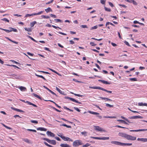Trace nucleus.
Masks as SVG:
<instances>
[{
    "mask_svg": "<svg viewBox=\"0 0 147 147\" xmlns=\"http://www.w3.org/2000/svg\"><path fill=\"white\" fill-rule=\"evenodd\" d=\"M83 144L82 141L80 140H77L75 141L73 143V146L75 147L78 146Z\"/></svg>",
    "mask_w": 147,
    "mask_h": 147,
    "instance_id": "nucleus-1",
    "label": "nucleus"
},
{
    "mask_svg": "<svg viewBox=\"0 0 147 147\" xmlns=\"http://www.w3.org/2000/svg\"><path fill=\"white\" fill-rule=\"evenodd\" d=\"M42 139L44 140L47 141L49 143L55 145L56 144V142L55 140H51L47 138H42Z\"/></svg>",
    "mask_w": 147,
    "mask_h": 147,
    "instance_id": "nucleus-2",
    "label": "nucleus"
},
{
    "mask_svg": "<svg viewBox=\"0 0 147 147\" xmlns=\"http://www.w3.org/2000/svg\"><path fill=\"white\" fill-rule=\"evenodd\" d=\"M88 112L90 113L96 115V116L98 117L100 119H101L102 118V116L99 115L100 114L96 112H94L90 111H88Z\"/></svg>",
    "mask_w": 147,
    "mask_h": 147,
    "instance_id": "nucleus-3",
    "label": "nucleus"
},
{
    "mask_svg": "<svg viewBox=\"0 0 147 147\" xmlns=\"http://www.w3.org/2000/svg\"><path fill=\"white\" fill-rule=\"evenodd\" d=\"M136 137L127 134L126 139L129 140H134L136 139Z\"/></svg>",
    "mask_w": 147,
    "mask_h": 147,
    "instance_id": "nucleus-4",
    "label": "nucleus"
},
{
    "mask_svg": "<svg viewBox=\"0 0 147 147\" xmlns=\"http://www.w3.org/2000/svg\"><path fill=\"white\" fill-rule=\"evenodd\" d=\"M94 129L95 130L100 131H104L105 132V130L103 129L100 127L99 126H94Z\"/></svg>",
    "mask_w": 147,
    "mask_h": 147,
    "instance_id": "nucleus-5",
    "label": "nucleus"
},
{
    "mask_svg": "<svg viewBox=\"0 0 147 147\" xmlns=\"http://www.w3.org/2000/svg\"><path fill=\"white\" fill-rule=\"evenodd\" d=\"M143 118V117H142L140 116H135L129 117V118L130 119H142Z\"/></svg>",
    "mask_w": 147,
    "mask_h": 147,
    "instance_id": "nucleus-6",
    "label": "nucleus"
},
{
    "mask_svg": "<svg viewBox=\"0 0 147 147\" xmlns=\"http://www.w3.org/2000/svg\"><path fill=\"white\" fill-rule=\"evenodd\" d=\"M47 134L48 136L51 137H54L55 136V135L53 133L49 131L47 132Z\"/></svg>",
    "mask_w": 147,
    "mask_h": 147,
    "instance_id": "nucleus-7",
    "label": "nucleus"
},
{
    "mask_svg": "<svg viewBox=\"0 0 147 147\" xmlns=\"http://www.w3.org/2000/svg\"><path fill=\"white\" fill-rule=\"evenodd\" d=\"M118 134L119 136L124 137L126 139L127 134L119 132Z\"/></svg>",
    "mask_w": 147,
    "mask_h": 147,
    "instance_id": "nucleus-8",
    "label": "nucleus"
},
{
    "mask_svg": "<svg viewBox=\"0 0 147 147\" xmlns=\"http://www.w3.org/2000/svg\"><path fill=\"white\" fill-rule=\"evenodd\" d=\"M43 87L45 88L46 89H47L48 90L49 92H50L52 94L55 95L56 96H57V94H55L54 92H53V91L51 90L50 89H49V88H48L46 86H43Z\"/></svg>",
    "mask_w": 147,
    "mask_h": 147,
    "instance_id": "nucleus-9",
    "label": "nucleus"
},
{
    "mask_svg": "<svg viewBox=\"0 0 147 147\" xmlns=\"http://www.w3.org/2000/svg\"><path fill=\"white\" fill-rule=\"evenodd\" d=\"M132 145L131 143H125L119 142V145L121 146H131Z\"/></svg>",
    "mask_w": 147,
    "mask_h": 147,
    "instance_id": "nucleus-10",
    "label": "nucleus"
},
{
    "mask_svg": "<svg viewBox=\"0 0 147 147\" xmlns=\"http://www.w3.org/2000/svg\"><path fill=\"white\" fill-rule=\"evenodd\" d=\"M137 140L138 141H141L143 142H147V138H138L137 139Z\"/></svg>",
    "mask_w": 147,
    "mask_h": 147,
    "instance_id": "nucleus-11",
    "label": "nucleus"
},
{
    "mask_svg": "<svg viewBox=\"0 0 147 147\" xmlns=\"http://www.w3.org/2000/svg\"><path fill=\"white\" fill-rule=\"evenodd\" d=\"M37 130H40L41 131H46L47 130V129L43 127H39L37 128Z\"/></svg>",
    "mask_w": 147,
    "mask_h": 147,
    "instance_id": "nucleus-12",
    "label": "nucleus"
},
{
    "mask_svg": "<svg viewBox=\"0 0 147 147\" xmlns=\"http://www.w3.org/2000/svg\"><path fill=\"white\" fill-rule=\"evenodd\" d=\"M19 88L21 91H25L27 90L26 88L25 87L22 86L20 87Z\"/></svg>",
    "mask_w": 147,
    "mask_h": 147,
    "instance_id": "nucleus-13",
    "label": "nucleus"
},
{
    "mask_svg": "<svg viewBox=\"0 0 147 147\" xmlns=\"http://www.w3.org/2000/svg\"><path fill=\"white\" fill-rule=\"evenodd\" d=\"M65 98L69 99L70 100H71L74 102H76L77 100H76L75 99L73 98H71V97H69L68 96H66L65 97Z\"/></svg>",
    "mask_w": 147,
    "mask_h": 147,
    "instance_id": "nucleus-14",
    "label": "nucleus"
},
{
    "mask_svg": "<svg viewBox=\"0 0 147 147\" xmlns=\"http://www.w3.org/2000/svg\"><path fill=\"white\" fill-rule=\"evenodd\" d=\"M117 121H119V122H121V123H124L125 124H126V125H129V124L127 122H125V121L124 120H123L121 119H119L117 120Z\"/></svg>",
    "mask_w": 147,
    "mask_h": 147,
    "instance_id": "nucleus-15",
    "label": "nucleus"
},
{
    "mask_svg": "<svg viewBox=\"0 0 147 147\" xmlns=\"http://www.w3.org/2000/svg\"><path fill=\"white\" fill-rule=\"evenodd\" d=\"M8 28H9V30H11V32H12V31H13L14 32H17V30L16 28H12L11 27H9Z\"/></svg>",
    "mask_w": 147,
    "mask_h": 147,
    "instance_id": "nucleus-16",
    "label": "nucleus"
},
{
    "mask_svg": "<svg viewBox=\"0 0 147 147\" xmlns=\"http://www.w3.org/2000/svg\"><path fill=\"white\" fill-rule=\"evenodd\" d=\"M26 102L30 105H32L34 107H37V105H35L28 101H26Z\"/></svg>",
    "mask_w": 147,
    "mask_h": 147,
    "instance_id": "nucleus-17",
    "label": "nucleus"
},
{
    "mask_svg": "<svg viewBox=\"0 0 147 147\" xmlns=\"http://www.w3.org/2000/svg\"><path fill=\"white\" fill-rule=\"evenodd\" d=\"M60 146L61 147H70V146L69 145L65 144H61L60 145Z\"/></svg>",
    "mask_w": 147,
    "mask_h": 147,
    "instance_id": "nucleus-18",
    "label": "nucleus"
},
{
    "mask_svg": "<svg viewBox=\"0 0 147 147\" xmlns=\"http://www.w3.org/2000/svg\"><path fill=\"white\" fill-rule=\"evenodd\" d=\"M44 100L45 101H50V102H53V103H54L55 104V105L58 107L59 108H61V107L60 106L58 105L55 102H54L53 101H52V100Z\"/></svg>",
    "mask_w": 147,
    "mask_h": 147,
    "instance_id": "nucleus-19",
    "label": "nucleus"
},
{
    "mask_svg": "<svg viewBox=\"0 0 147 147\" xmlns=\"http://www.w3.org/2000/svg\"><path fill=\"white\" fill-rule=\"evenodd\" d=\"M35 76H37L38 77H40V78H42L45 80L47 81L46 80V79L43 76H42L41 75H38V74H37L36 73L35 74Z\"/></svg>",
    "mask_w": 147,
    "mask_h": 147,
    "instance_id": "nucleus-20",
    "label": "nucleus"
},
{
    "mask_svg": "<svg viewBox=\"0 0 147 147\" xmlns=\"http://www.w3.org/2000/svg\"><path fill=\"white\" fill-rule=\"evenodd\" d=\"M147 131V129H139L137 130H134V132H138V131Z\"/></svg>",
    "mask_w": 147,
    "mask_h": 147,
    "instance_id": "nucleus-21",
    "label": "nucleus"
},
{
    "mask_svg": "<svg viewBox=\"0 0 147 147\" xmlns=\"http://www.w3.org/2000/svg\"><path fill=\"white\" fill-rule=\"evenodd\" d=\"M45 11L47 13H48V12H49V11H52V9L49 7L47 9H45Z\"/></svg>",
    "mask_w": 147,
    "mask_h": 147,
    "instance_id": "nucleus-22",
    "label": "nucleus"
},
{
    "mask_svg": "<svg viewBox=\"0 0 147 147\" xmlns=\"http://www.w3.org/2000/svg\"><path fill=\"white\" fill-rule=\"evenodd\" d=\"M33 95L34 96H35V97L38 98V99H40V100H42V98H41L39 96H38V95H37V94H35V93H33Z\"/></svg>",
    "mask_w": 147,
    "mask_h": 147,
    "instance_id": "nucleus-23",
    "label": "nucleus"
},
{
    "mask_svg": "<svg viewBox=\"0 0 147 147\" xmlns=\"http://www.w3.org/2000/svg\"><path fill=\"white\" fill-rule=\"evenodd\" d=\"M103 118H115L116 117L115 116H104L103 117Z\"/></svg>",
    "mask_w": 147,
    "mask_h": 147,
    "instance_id": "nucleus-24",
    "label": "nucleus"
},
{
    "mask_svg": "<svg viewBox=\"0 0 147 147\" xmlns=\"http://www.w3.org/2000/svg\"><path fill=\"white\" fill-rule=\"evenodd\" d=\"M0 29L2 30H4L7 33H9L11 32V30H7L5 29H3L0 28Z\"/></svg>",
    "mask_w": 147,
    "mask_h": 147,
    "instance_id": "nucleus-25",
    "label": "nucleus"
},
{
    "mask_svg": "<svg viewBox=\"0 0 147 147\" xmlns=\"http://www.w3.org/2000/svg\"><path fill=\"white\" fill-rule=\"evenodd\" d=\"M24 29L25 30L27 31L28 32H31L32 31V29L31 28H24Z\"/></svg>",
    "mask_w": 147,
    "mask_h": 147,
    "instance_id": "nucleus-26",
    "label": "nucleus"
},
{
    "mask_svg": "<svg viewBox=\"0 0 147 147\" xmlns=\"http://www.w3.org/2000/svg\"><path fill=\"white\" fill-rule=\"evenodd\" d=\"M112 144L119 145V142L118 141H112L111 142Z\"/></svg>",
    "mask_w": 147,
    "mask_h": 147,
    "instance_id": "nucleus-27",
    "label": "nucleus"
},
{
    "mask_svg": "<svg viewBox=\"0 0 147 147\" xmlns=\"http://www.w3.org/2000/svg\"><path fill=\"white\" fill-rule=\"evenodd\" d=\"M36 22L35 21L31 22L30 23V26L31 27H33L34 26V24H36Z\"/></svg>",
    "mask_w": 147,
    "mask_h": 147,
    "instance_id": "nucleus-28",
    "label": "nucleus"
},
{
    "mask_svg": "<svg viewBox=\"0 0 147 147\" xmlns=\"http://www.w3.org/2000/svg\"><path fill=\"white\" fill-rule=\"evenodd\" d=\"M69 139H70V138L67 137H65V136H64L63 137V140L65 141H69Z\"/></svg>",
    "mask_w": 147,
    "mask_h": 147,
    "instance_id": "nucleus-29",
    "label": "nucleus"
},
{
    "mask_svg": "<svg viewBox=\"0 0 147 147\" xmlns=\"http://www.w3.org/2000/svg\"><path fill=\"white\" fill-rule=\"evenodd\" d=\"M23 140L28 143H29L30 142V140L27 138L23 139Z\"/></svg>",
    "mask_w": 147,
    "mask_h": 147,
    "instance_id": "nucleus-30",
    "label": "nucleus"
},
{
    "mask_svg": "<svg viewBox=\"0 0 147 147\" xmlns=\"http://www.w3.org/2000/svg\"><path fill=\"white\" fill-rule=\"evenodd\" d=\"M1 124L3 126H4L7 129H12L10 127H8L6 125H5L3 123H1Z\"/></svg>",
    "mask_w": 147,
    "mask_h": 147,
    "instance_id": "nucleus-31",
    "label": "nucleus"
},
{
    "mask_svg": "<svg viewBox=\"0 0 147 147\" xmlns=\"http://www.w3.org/2000/svg\"><path fill=\"white\" fill-rule=\"evenodd\" d=\"M109 24H110L114 26H115V25L114 24H113V23H112L109 22H107L106 24V26H107V25H108Z\"/></svg>",
    "mask_w": 147,
    "mask_h": 147,
    "instance_id": "nucleus-32",
    "label": "nucleus"
},
{
    "mask_svg": "<svg viewBox=\"0 0 147 147\" xmlns=\"http://www.w3.org/2000/svg\"><path fill=\"white\" fill-rule=\"evenodd\" d=\"M106 106L107 107H108L109 108H112L113 107V106L112 105H110L108 103H106Z\"/></svg>",
    "mask_w": 147,
    "mask_h": 147,
    "instance_id": "nucleus-33",
    "label": "nucleus"
},
{
    "mask_svg": "<svg viewBox=\"0 0 147 147\" xmlns=\"http://www.w3.org/2000/svg\"><path fill=\"white\" fill-rule=\"evenodd\" d=\"M103 88L100 87L94 86V89H97L101 90H102Z\"/></svg>",
    "mask_w": 147,
    "mask_h": 147,
    "instance_id": "nucleus-34",
    "label": "nucleus"
},
{
    "mask_svg": "<svg viewBox=\"0 0 147 147\" xmlns=\"http://www.w3.org/2000/svg\"><path fill=\"white\" fill-rule=\"evenodd\" d=\"M53 109L55 110V111H57V112H61V111L57 109H56V108H55V107H53V106H50Z\"/></svg>",
    "mask_w": 147,
    "mask_h": 147,
    "instance_id": "nucleus-35",
    "label": "nucleus"
},
{
    "mask_svg": "<svg viewBox=\"0 0 147 147\" xmlns=\"http://www.w3.org/2000/svg\"><path fill=\"white\" fill-rule=\"evenodd\" d=\"M54 20L56 22H60L61 23H62L63 22V21L59 19H55Z\"/></svg>",
    "mask_w": 147,
    "mask_h": 147,
    "instance_id": "nucleus-36",
    "label": "nucleus"
},
{
    "mask_svg": "<svg viewBox=\"0 0 147 147\" xmlns=\"http://www.w3.org/2000/svg\"><path fill=\"white\" fill-rule=\"evenodd\" d=\"M27 36L29 38L31 39V40H32L34 41V42H37V41L36 40L34 39L33 38H32V37L28 35Z\"/></svg>",
    "mask_w": 147,
    "mask_h": 147,
    "instance_id": "nucleus-37",
    "label": "nucleus"
},
{
    "mask_svg": "<svg viewBox=\"0 0 147 147\" xmlns=\"http://www.w3.org/2000/svg\"><path fill=\"white\" fill-rule=\"evenodd\" d=\"M129 80L132 81H137V79L135 78H130Z\"/></svg>",
    "mask_w": 147,
    "mask_h": 147,
    "instance_id": "nucleus-38",
    "label": "nucleus"
},
{
    "mask_svg": "<svg viewBox=\"0 0 147 147\" xmlns=\"http://www.w3.org/2000/svg\"><path fill=\"white\" fill-rule=\"evenodd\" d=\"M43 12H44V11H41L39 12H38L37 13H34V15H40V14H41V13H43Z\"/></svg>",
    "mask_w": 147,
    "mask_h": 147,
    "instance_id": "nucleus-39",
    "label": "nucleus"
},
{
    "mask_svg": "<svg viewBox=\"0 0 147 147\" xmlns=\"http://www.w3.org/2000/svg\"><path fill=\"white\" fill-rule=\"evenodd\" d=\"M41 17L44 18H49L50 17L48 16L42 15Z\"/></svg>",
    "mask_w": 147,
    "mask_h": 147,
    "instance_id": "nucleus-40",
    "label": "nucleus"
},
{
    "mask_svg": "<svg viewBox=\"0 0 147 147\" xmlns=\"http://www.w3.org/2000/svg\"><path fill=\"white\" fill-rule=\"evenodd\" d=\"M38 71L39 72H42V73H45L46 74H50V73H49V72H48L45 71Z\"/></svg>",
    "mask_w": 147,
    "mask_h": 147,
    "instance_id": "nucleus-41",
    "label": "nucleus"
},
{
    "mask_svg": "<svg viewBox=\"0 0 147 147\" xmlns=\"http://www.w3.org/2000/svg\"><path fill=\"white\" fill-rule=\"evenodd\" d=\"M109 139V137H101V140H108Z\"/></svg>",
    "mask_w": 147,
    "mask_h": 147,
    "instance_id": "nucleus-42",
    "label": "nucleus"
},
{
    "mask_svg": "<svg viewBox=\"0 0 147 147\" xmlns=\"http://www.w3.org/2000/svg\"><path fill=\"white\" fill-rule=\"evenodd\" d=\"M1 20L3 21L7 22H9V20L7 19L6 18H4L1 19Z\"/></svg>",
    "mask_w": 147,
    "mask_h": 147,
    "instance_id": "nucleus-43",
    "label": "nucleus"
},
{
    "mask_svg": "<svg viewBox=\"0 0 147 147\" xmlns=\"http://www.w3.org/2000/svg\"><path fill=\"white\" fill-rule=\"evenodd\" d=\"M34 13H32V14H27L25 16V17H27L29 16H34Z\"/></svg>",
    "mask_w": 147,
    "mask_h": 147,
    "instance_id": "nucleus-44",
    "label": "nucleus"
},
{
    "mask_svg": "<svg viewBox=\"0 0 147 147\" xmlns=\"http://www.w3.org/2000/svg\"><path fill=\"white\" fill-rule=\"evenodd\" d=\"M102 90L103 91H104L105 92H108V93H111L112 92V91H108V90H107L103 88V89H102Z\"/></svg>",
    "mask_w": 147,
    "mask_h": 147,
    "instance_id": "nucleus-45",
    "label": "nucleus"
},
{
    "mask_svg": "<svg viewBox=\"0 0 147 147\" xmlns=\"http://www.w3.org/2000/svg\"><path fill=\"white\" fill-rule=\"evenodd\" d=\"M90 145V144L88 143H87L86 144L83 145L82 147H87Z\"/></svg>",
    "mask_w": 147,
    "mask_h": 147,
    "instance_id": "nucleus-46",
    "label": "nucleus"
},
{
    "mask_svg": "<svg viewBox=\"0 0 147 147\" xmlns=\"http://www.w3.org/2000/svg\"><path fill=\"white\" fill-rule=\"evenodd\" d=\"M131 3H132L133 4L135 5H138L137 3L134 0H132Z\"/></svg>",
    "mask_w": 147,
    "mask_h": 147,
    "instance_id": "nucleus-47",
    "label": "nucleus"
},
{
    "mask_svg": "<svg viewBox=\"0 0 147 147\" xmlns=\"http://www.w3.org/2000/svg\"><path fill=\"white\" fill-rule=\"evenodd\" d=\"M30 121L32 123H35L36 124H37L38 123V121L36 120H31Z\"/></svg>",
    "mask_w": 147,
    "mask_h": 147,
    "instance_id": "nucleus-48",
    "label": "nucleus"
},
{
    "mask_svg": "<svg viewBox=\"0 0 147 147\" xmlns=\"http://www.w3.org/2000/svg\"><path fill=\"white\" fill-rule=\"evenodd\" d=\"M105 11H106L110 12L111 11V9H110L109 8H108L106 7H105Z\"/></svg>",
    "mask_w": 147,
    "mask_h": 147,
    "instance_id": "nucleus-49",
    "label": "nucleus"
},
{
    "mask_svg": "<svg viewBox=\"0 0 147 147\" xmlns=\"http://www.w3.org/2000/svg\"><path fill=\"white\" fill-rule=\"evenodd\" d=\"M80 27L83 28H88V27H87V26L86 25H81L80 26Z\"/></svg>",
    "mask_w": 147,
    "mask_h": 147,
    "instance_id": "nucleus-50",
    "label": "nucleus"
},
{
    "mask_svg": "<svg viewBox=\"0 0 147 147\" xmlns=\"http://www.w3.org/2000/svg\"><path fill=\"white\" fill-rule=\"evenodd\" d=\"M98 27L96 25L91 28L90 30L96 29Z\"/></svg>",
    "mask_w": 147,
    "mask_h": 147,
    "instance_id": "nucleus-51",
    "label": "nucleus"
},
{
    "mask_svg": "<svg viewBox=\"0 0 147 147\" xmlns=\"http://www.w3.org/2000/svg\"><path fill=\"white\" fill-rule=\"evenodd\" d=\"M91 138H92L94 139H97V140H101V137H91Z\"/></svg>",
    "mask_w": 147,
    "mask_h": 147,
    "instance_id": "nucleus-52",
    "label": "nucleus"
},
{
    "mask_svg": "<svg viewBox=\"0 0 147 147\" xmlns=\"http://www.w3.org/2000/svg\"><path fill=\"white\" fill-rule=\"evenodd\" d=\"M90 44L92 46H95L96 45V44H94L93 42H90Z\"/></svg>",
    "mask_w": 147,
    "mask_h": 147,
    "instance_id": "nucleus-53",
    "label": "nucleus"
},
{
    "mask_svg": "<svg viewBox=\"0 0 147 147\" xmlns=\"http://www.w3.org/2000/svg\"><path fill=\"white\" fill-rule=\"evenodd\" d=\"M100 3H101L103 5H105V1L104 0H100Z\"/></svg>",
    "mask_w": 147,
    "mask_h": 147,
    "instance_id": "nucleus-54",
    "label": "nucleus"
},
{
    "mask_svg": "<svg viewBox=\"0 0 147 147\" xmlns=\"http://www.w3.org/2000/svg\"><path fill=\"white\" fill-rule=\"evenodd\" d=\"M52 26L53 28H55V29L59 28V29H61L58 26H54V25H52Z\"/></svg>",
    "mask_w": 147,
    "mask_h": 147,
    "instance_id": "nucleus-55",
    "label": "nucleus"
},
{
    "mask_svg": "<svg viewBox=\"0 0 147 147\" xmlns=\"http://www.w3.org/2000/svg\"><path fill=\"white\" fill-rule=\"evenodd\" d=\"M115 127H119V128H126V129H128L127 128H126V127H122V126H120L119 125H116L115 126Z\"/></svg>",
    "mask_w": 147,
    "mask_h": 147,
    "instance_id": "nucleus-56",
    "label": "nucleus"
},
{
    "mask_svg": "<svg viewBox=\"0 0 147 147\" xmlns=\"http://www.w3.org/2000/svg\"><path fill=\"white\" fill-rule=\"evenodd\" d=\"M74 109L78 112H80L81 111V110L79 109L77 107H74Z\"/></svg>",
    "mask_w": 147,
    "mask_h": 147,
    "instance_id": "nucleus-57",
    "label": "nucleus"
},
{
    "mask_svg": "<svg viewBox=\"0 0 147 147\" xmlns=\"http://www.w3.org/2000/svg\"><path fill=\"white\" fill-rule=\"evenodd\" d=\"M124 42L127 46H129V47L131 46L129 45V43L127 42L126 41H124Z\"/></svg>",
    "mask_w": 147,
    "mask_h": 147,
    "instance_id": "nucleus-58",
    "label": "nucleus"
},
{
    "mask_svg": "<svg viewBox=\"0 0 147 147\" xmlns=\"http://www.w3.org/2000/svg\"><path fill=\"white\" fill-rule=\"evenodd\" d=\"M12 76L13 77H15L16 78H17V79H18L19 78V77L18 76H17V75H14V74H13V75H12Z\"/></svg>",
    "mask_w": 147,
    "mask_h": 147,
    "instance_id": "nucleus-59",
    "label": "nucleus"
},
{
    "mask_svg": "<svg viewBox=\"0 0 147 147\" xmlns=\"http://www.w3.org/2000/svg\"><path fill=\"white\" fill-rule=\"evenodd\" d=\"M56 89L59 93H61V91L57 87H56Z\"/></svg>",
    "mask_w": 147,
    "mask_h": 147,
    "instance_id": "nucleus-60",
    "label": "nucleus"
},
{
    "mask_svg": "<svg viewBox=\"0 0 147 147\" xmlns=\"http://www.w3.org/2000/svg\"><path fill=\"white\" fill-rule=\"evenodd\" d=\"M50 16L51 17H53L54 18H56V16L55 15H53V14H50Z\"/></svg>",
    "mask_w": 147,
    "mask_h": 147,
    "instance_id": "nucleus-61",
    "label": "nucleus"
},
{
    "mask_svg": "<svg viewBox=\"0 0 147 147\" xmlns=\"http://www.w3.org/2000/svg\"><path fill=\"white\" fill-rule=\"evenodd\" d=\"M109 5L112 7H114V5L111 2H109Z\"/></svg>",
    "mask_w": 147,
    "mask_h": 147,
    "instance_id": "nucleus-62",
    "label": "nucleus"
},
{
    "mask_svg": "<svg viewBox=\"0 0 147 147\" xmlns=\"http://www.w3.org/2000/svg\"><path fill=\"white\" fill-rule=\"evenodd\" d=\"M95 65L97 67V68L98 69H99L100 70L101 69L100 67V66H99V65L98 64L96 63Z\"/></svg>",
    "mask_w": 147,
    "mask_h": 147,
    "instance_id": "nucleus-63",
    "label": "nucleus"
},
{
    "mask_svg": "<svg viewBox=\"0 0 147 147\" xmlns=\"http://www.w3.org/2000/svg\"><path fill=\"white\" fill-rule=\"evenodd\" d=\"M119 5L120 6H122V7H125V8H126L127 7V6H126L125 5H122V4H119Z\"/></svg>",
    "mask_w": 147,
    "mask_h": 147,
    "instance_id": "nucleus-64",
    "label": "nucleus"
}]
</instances>
